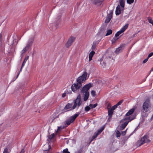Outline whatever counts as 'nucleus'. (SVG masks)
<instances>
[{
    "mask_svg": "<svg viewBox=\"0 0 153 153\" xmlns=\"http://www.w3.org/2000/svg\"><path fill=\"white\" fill-rule=\"evenodd\" d=\"M91 84L89 83L85 85L83 87L80 89V93L83 97V100L86 101L89 96L88 90L91 87Z\"/></svg>",
    "mask_w": 153,
    "mask_h": 153,
    "instance_id": "nucleus-1",
    "label": "nucleus"
},
{
    "mask_svg": "<svg viewBox=\"0 0 153 153\" xmlns=\"http://www.w3.org/2000/svg\"><path fill=\"white\" fill-rule=\"evenodd\" d=\"M134 118V117L129 116V117H125L121 121L120 123L123 122V123L121 126H118V128H119V130H122L124 129L128 125V123L132 120H133Z\"/></svg>",
    "mask_w": 153,
    "mask_h": 153,
    "instance_id": "nucleus-2",
    "label": "nucleus"
},
{
    "mask_svg": "<svg viewBox=\"0 0 153 153\" xmlns=\"http://www.w3.org/2000/svg\"><path fill=\"white\" fill-rule=\"evenodd\" d=\"M149 138V137L148 135H144L141 138L140 140H138L137 141L136 143L137 146H140L145 143H150L151 140Z\"/></svg>",
    "mask_w": 153,
    "mask_h": 153,
    "instance_id": "nucleus-3",
    "label": "nucleus"
},
{
    "mask_svg": "<svg viewBox=\"0 0 153 153\" xmlns=\"http://www.w3.org/2000/svg\"><path fill=\"white\" fill-rule=\"evenodd\" d=\"M82 103L80 94H79L78 95L76 99L75 100L74 104L71 109H74L77 107L78 108L81 105Z\"/></svg>",
    "mask_w": 153,
    "mask_h": 153,
    "instance_id": "nucleus-4",
    "label": "nucleus"
},
{
    "mask_svg": "<svg viewBox=\"0 0 153 153\" xmlns=\"http://www.w3.org/2000/svg\"><path fill=\"white\" fill-rule=\"evenodd\" d=\"M87 73L85 72L82 74L78 77L76 79V82L82 84V83L85 82L86 80V77L87 76Z\"/></svg>",
    "mask_w": 153,
    "mask_h": 153,
    "instance_id": "nucleus-5",
    "label": "nucleus"
},
{
    "mask_svg": "<svg viewBox=\"0 0 153 153\" xmlns=\"http://www.w3.org/2000/svg\"><path fill=\"white\" fill-rule=\"evenodd\" d=\"M82 85L81 84L77 82L74 83L71 86L72 91L75 93L79 91Z\"/></svg>",
    "mask_w": 153,
    "mask_h": 153,
    "instance_id": "nucleus-6",
    "label": "nucleus"
},
{
    "mask_svg": "<svg viewBox=\"0 0 153 153\" xmlns=\"http://www.w3.org/2000/svg\"><path fill=\"white\" fill-rule=\"evenodd\" d=\"M150 107L149 102L148 101H145L143 105V112L146 113L148 111L149 108Z\"/></svg>",
    "mask_w": 153,
    "mask_h": 153,
    "instance_id": "nucleus-7",
    "label": "nucleus"
},
{
    "mask_svg": "<svg viewBox=\"0 0 153 153\" xmlns=\"http://www.w3.org/2000/svg\"><path fill=\"white\" fill-rule=\"evenodd\" d=\"M79 114H76L74 116L71 117L70 119L67 120L65 122L67 126L69 125L71 123L73 122L75 119L78 116Z\"/></svg>",
    "mask_w": 153,
    "mask_h": 153,
    "instance_id": "nucleus-8",
    "label": "nucleus"
},
{
    "mask_svg": "<svg viewBox=\"0 0 153 153\" xmlns=\"http://www.w3.org/2000/svg\"><path fill=\"white\" fill-rule=\"evenodd\" d=\"M75 40V38L73 36H71L68 39L67 43L65 44V46L67 48H69L74 42Z\"/></svg>",
    "mask_w": 153,
    "mask_h": 153,
    "instance_id": "nucleus-9",
    "label": "nucleus"
},
{
    "mask_svg": "<svg viewBox=\"0 0 153 153\" xmlns=\"http://www.w3.org/2000/svg\"><path fill=\"white\" fill-rule=\"evenodd\" d=\"M128 24H126L119 31H118L115 34V36L117 37L122 33L123 32L128 28Z\"/></svg>",
    "mask_w": 153,
    "mask_h": 153,
    "instance_id": "nucleus-10",
    "label": "nucleus"
},
{
    "mask_svg": "<svg viewBox=\"0 0 153 153\" xmlns=\"http://www.w3.org/2000/svg\"><path fill=\"white\" fill-rule=\"evenodd\" d=\"M104 129V127H102V128H101L100 129H99L98 130L97 132L95 133L94 135L92 136V139L91 140L90 143H91L94 139L97 137L98 135L101 133V132L103 131Z\"/></svg>",
    "mask_w": 153,
    "mask_h": 153,
    "instance_id": "nucleus-11",
    "label": "nucleus"
},
{
    "mask_svg": "<svg viewBox=\"0 0 153 153\" xmlns=\"http://www.w3.org/2000/svg\"><path fill=\"white\" fill-rule=\"evenodd\" d=\"M113 11V10H111L109 13L107 15L105 20V23H108L110 21L112 17Z\"/></svg>",
    "mask_w": 153,
    "mask_h": 153,
    "instance_id": "nucleus-12",
    "label": "nucleus"
},
{
    "mask_svg": "<svg viewBox=\"0 0 153 153\" xmlns=\"http://www.w3.org/2000/svg\"><path fill=\"white\" fill-rule=\"evenodd\" d=\"M116 108L113 106L111 109H108V115L109 117L108 119H110L111 118L113 113L114 111Z\"/></svg>",
    "mask_w": 153,
    "mask_h": 153,
    "instance_id": "nucleus-13",
    "label": "nucleus"
},
{
    "mask_svg": "<svg viewBox=\"0 0 153 153\" xmlns=\"http://www.w3.org/2000/svg\"><path fill=\"white\" fill-rule=\"evenodd\" d=\"M93 4L97 6H100L104 0H91Z\"/></svg>",
    "mask_w": 153,
    "mask_h": 153,
    "instance_id": "nucleus-14",
    "label": "nucleus"
},
{
    "mask_svg": "<svg viewBox=\"0 0 153 153\" xmlns=\"http://www.w3.org/2000/svg\"><path fill=\"white\" fill-rule=\"evenodd\" d=\"M58 24H55L54 23H51L50 24V27H49L51 30L54 31L58 27Z\"/></svg>",
    "mask_w": 153,
    "mask_h": 153,
    "instance_id": "nucleus-15",
    "label": "nucleus"
},
{
    "mask_svg": "<svg viewBox=\"0 0 153 153\" xmlns=\"http://www.w3.org/2000/svg\"><path fill=\"white\" fill-rule=\"evenodd\" d=\"M123 45H121L120 47L116 49V50L115 51V52L117 54H119L123 50Z\"/></svg>",
    "mask_w": 153,
    "mask_h": 153,
    "instance_id": "nucleus-16",
    "label": "nucleus"
},
{
    "mask_svg": "<svg viewBox=\"0 0 153 153\" xmlns=\"http://www.w3.org/2000/svg\"><path fill=\"white\" fill-rule=\"evenodd\" d=\"M121 10L120 6L118 5L116 7L115 11L116 15H118L120 14Z\"/></svg>",
    "mask_w": 153,
    "mask_h": 153,
    "instance_id": "nucleus-17",
    "label": "nucleus"
},
{
    "mask_svg": "<svg viewBox=\"0 0 153 153\" xmlns=\"http://www.w3.org/2000/svg\"><path fill=\"white\" fill-rule=\"evenodd\" d=\"M30 46L27 44L26 46L21 51V54L23 55L29 48Z\"/></svg>",
    "mask_w": 153,
    "mask_h": 153,
    "instance_id": "nucleus-18",
    "label": "nucleus"
},
{
    "mask_svg": "<svg viewBox=\"0 0 153 153\" xmlns=\"http://www.w3.org/2000/svg\"><path fill=\"white\" fill-rule=\"evenodd\" d=\"M34 40V37H32L30 38L29 40L27 45H29V46H31L32 45L33 42Z\"/></svg>",
    "mask_w": 153,
    "mask_h": 153,
    "instance_id": "nucleus-19",
    "label": "nucleus"
},
{
    "mask_svg": "<svg viewBox=\"0 0 153 153\" xmlns=\"http://www.w3.org/2000/svg\"><path fill=\"white\" fill-rule=\"evenodd\" d=\"M95 53V52L93 51H92L89 53V61H91L92 60V58L94 55Z\"/></svg>",
    "mask_w": 153,
    "mask_h": 153,
    "instance_id": "nucleus-20",
    "label": "nucleus"
},
{
    "mask_svg": "<svg viewBox=\"0 0 153 153\" xmlns=\"http://www.w3.org/2000/svg\"><path fill=\"white\" fill-rule=\"evenodd\" d=\"M134 109L132 108L126 114V116H129L132 114L134 111Z\"/></svg>",
    "mask_w": 153,
    "mask_h": 153,
    "instance_id": "nucleus-21",
    "label": "nucleus"
},
{
    "mask_svg": "<svg viewBox=\"0 0 153 153\" xmlns=\"http://www.w3.org/2000/svg\"><path fill=\"white\" fill-rule=\"evenodd\" d=\"M47 147L48 148V149L46 150H44V153H48V152L49 150V149L51 148V146L49 144H47L46 145H45L44 146V147Z\"/></svg>",
    "mask_w": 153,
    "mask_h": 153,
    "instance_id": "nucleus-22",
    "label": "nucleus"
},
{
    "mask_svg": "<svg viewBox=\"0 0 153 153\" xmlns=\"http://www.w3.org/2000/svg\"><path fill=\"white\" fill-rule=\"evenodd\" d=\"M72 105L71 104L68 103L65 107V109H68L72 108Z\"/></svg>",
    "mask_w": 153,
    "mask_h": 153,
    "instance_id": "nucleus-23",
    "label": "nucleus"
},
{
    "mask_svg": "<svg viewBox=\"0 0 153 153\" xmlns=\"http://www.w3.org/2000/svg\"><path fill=\"white\" fill-rule=\"evenodd\" d=\"M125 2V0H120V6L123 8L124 7Z\"/></svg>",
    "mask_w": 153,
    "mask_h": 153,
    "instance_id": "nucleus-24",
    "label": "nucleus"
},
{
    "mask_svg": "<svg viewBox=\"0 0 153 153\" xmlns=\"http://www.w3.org/2000/svg\"><path fill=\"white\" fill-rule=\"evenodd\" d=\"M97 44H98L97 43V42H94L93 43V45L91 47L92 49L93 50H94L95 49L97 45Z\"/></svg>",
    "mask_w": 153,
    "mask_h": 153,
    "instance_id": "nucleus-25",
    "label": "nucleus"
},
{
    "mask_svg": "<svg viewBox=\"0 0 153 153\" xmlns=\"http://www.w3.org/2000/svg\"><path fill=\"white\" fill-rule=\"evenodd\" d=\"M112 30H108L107 31V33L105 34V36H108L112 34Z\"/></svg>",
    "mask_w": 153,
    "mask_h": 153,
    "instance_id": "nucleus-26",
    "label": "nucleus"
},
{
    "mask_svg": "<svg viewBox=\"0 0 153 153\" xmlns=\"http://www.w3.org/2000/svg\"><path fill=\"white\" fill-rule=\"evenodd\" d=\"M25 63L26 62H25L23 61V63H22V66H21V68H20V71H19V73L18 74V75H17V78L18 77L19 75L20 72L21 71H22V68L25 66Z\"/></svg>",
    "mask_w": 153,
    "mask_h": 153,
    "instance_id": "nucleus-27",
    "label": "nucleus"
},
{
    "mask_svg": "<svg viewBox=\"0 0 153 153\" xmlns=\"http://www.w3.org/2000/svg\"><path fill=\"white\" fill-rule=\"evenodd\" d=\"M25 63L26 62H25L23 61V63H22V66H21V68H20V71H19V73L18 74V75H17V78L18 77L19 75L20 72L21 71H22V68L25 66Z\"/></svg>",
    "mask_w": 153,
    "mask_h": 153,
    "instance_id": "nucleus-28",
    "label": "nucleus"
},
{
    "mask_svg": "<svg viewBox=\"0 0 153 153\" xmlns=\"http://www.w3.org/2000/svg\"><path fill=\"white\" fill-rule=\"evenodd\" d=\"M66 94H71V91L70 92H68V90H67L66 91V93H63L62 94V97H65L66 96Z\"/></svg>",
    "mask_w": 153,
    "mask_h": 153,
    "instance_id": "nucleus-29",
    "label": "nucleus"
},
{
    "mask_svg": "<svg viewBox=\"0 0 153 153\" xmlns=\"http://www.w3.org/2000/svg\"><path fill=\"white\" fill-rule=\"evenodd\" d=\"M121 135V134L120 132L118 130H117V131L116 132V135L117 137H120Z\"/></svg>",
    "mask_w": 153,
    "mask_h": 153,
    "instance_id": "nucleus-30",
    "label": "nucleus"
},
{
    "mask_svg": "<svg viewBox=\"0 0 153 153\" xmlns=\"http://www.w3.org/2000/svg\"><path fill=\"white\" fill-rule=\"evenodd\" d=\"M123 101L122 100L120 101L119 102L116 104L114 105V107L116 108L117 106L120 105L122 103Z\"/></svg>",
    "mask_w": 153,
    "mask_h": 153,
    "instance_id": "nucleus-31",
    "label": "nucleus"
},
{
    "mask_svg": "<svg viewBox=\"0 0 153 153\" xmlns=\"http://www.w3.org/2000/svg\"><path fill=\"white\" fill-rule=\"evenodd\" d=\"M117 37H115L113 38V39L111 41L112 43H114L116 41L117 39L119 38H117Z\"/></svg>",
    "mask_w": 153,
    "mask_h": 153,
    "instance_id": "nucleus-32",
    "label": "nucleus"
},
{
    "mask_svg": "<svg viewBox=\"0 0 153 153\" xmlns=\"http://www.w3.org/2000/svg\"><path fill=\"white\" fill-rule=\"evenodd\" d=\"M97 103H95L94 104H90L89 106L92 108H94L96 107L97 106Z\"/></svg>",
    "mask_w": 153,
    "mask_h": 153,
    "instance_id": "nucleus-33",
    "label": "nucleus"
},
{
    "mask_svg": "<svg viewBox=\"0 0 153 153\" xmlns=\"http://www.w3.org/2000/svg\"><path fill=\"white\" fill-rule=\"evenodd\" d=\"M54 135L55 134L54 133L52 134L51 135H50L48 136V138L50 140H51L53 137Z\"/></svg>",
    "mask_w": 153,
    "mask_h": 153,
    "instance_id": "nucleus-34",
    "label": "nucleus"
},
{
    "mask_svg": "<svg viewBox=\"0 0 153 153\" xmlns=\"http://www.w3.org/2000/svg\"><path fill=\"white\" fill-rule=\"evenodd\" d=\"M90 109L89 106H87L85 108V111L86 112L88 111Z\"/></svg>",
    "mask_w": 153,
    "mask_h": 153,
    "instance_id": "nucleus-35",
    "label": "nucleus"
},
{
    "mask_svg": "<svg viewBox=\"0 0 153 153\" xmlns=\"http://www.w3.org/2000/svg\"><path fill=\"white\" fill-rule=\"evenodd\" d=\"M96 92L92 90L91 91V95L93 97H94L95 95Z\"/></svg>",
    "mask_w": 153,
    "mask_h": 153,
    "instance_id": "nucleus-36",
    "label": "nucleus"
},
{
    "mask_svg": "<svg viewBox=\"0 0 153 153\" xmlns=\"http://www.w3.org/2000/svg\"><path fill=\"white\" fill-rule=\"evenodd\" d=\"M111 104L110 103H108L107 104V108L108 109H111Z\"/></svg>",
    "mask_w": 153,
    "mask_h": 153,
    "instance_id": "nucleus-37",
    "label": "nucleus"
},
{
    "mask_svg": "<svg viewBox=\"0 0 153 153\" xmlns=\"http://www.w3.org/2000/svg\"><path fill=\"white\" fill-rule=\"evenodd\" d=\"M63 153H70L68 151V149H66L63 150L62 151Z\"/></svg>",
    "mask_w": 153,
    "mask_h": 153,
    "instance_id": "nucleus-38",
    "label": "nucleus"
},
{
    "mask_svg": "<svg viewBox=\"0 0 153 153\" xmlns=\"http://www.w3.org/2000/svg\"><path fill=\"white\" fill-rule=\"evenodd\" d=\"M134 0H127V2L128 4H131L134 2Z\"/></svg>",
    "mask_w": 153,
    "mask_h": 153,
    "instance_id": "nucleus-39",
    "label": "nucleus"
},
{
    "mask_svg": "<svg viewBox=\"0 0 153 153\" xmlns=\"http://www.w3.org/2000/svg\"><path fill=\"white\" fill-rule=\"evenodd\" d=\"M64 128V127H62V126H59L58 127V129L56 131V132H57L58 131L60 130L61 129H62Z\"/></svg>",
    "mask_w": 153,
    "mask_h": 153,
    "instance_id": "nucleus-40",
    "label": "nucleus"
},
{
    "mask_svg": "<svg viewBox=\"0 0 153 153\" xmlns=\"http://www.w3.org/2000/svg\"><path fill=\"white\" fill-rule=\"evenodd\" d=\"M29 57V56H26L24 59L23 61H24L26 62L27 61Z\"/></svg>",
    "mask_w": 153,
    "mask_h": 153,
    "instance_id": "nucleus-41",
    "label": "nucleus"
},
{
    "mask_svg": "<svg viewBox=\"0 0 153 153\" xmlns=\"http://www.w3.org/2000/svg\"><path fill=\"white\" fill-rule=\"evenodd\" d=\"M127 129H126L125 131L122 132L121 134L122 136H124L126 134V132Z\"/></svg>",
    "mask_w": 153,
    "mask_h": 153,
    "instance_id": "nucleus-42",
    "label": "nucleus"
},
{
    "mask_svg": "<svg viewBox=\"0 0 153 153\" xmlns=\"http://www.w3.org/2000/svg\"><path fill=\"white\" fill-rule=\"evenodd\" d=\"M8 149L7 148H5L4 149L3 153H8Z\"/></svg>",
    "mask_w": 153,
    "mask_h": 153,
    "instance_id": "nucleus-43",
    "label": "nucleus"
},
{
    "mask_svg": "<svg viewBox=\"0 0 153 153\" xmlns=\"http://www.w3.org/2000/svg\"><path fill=\"white\" fill-rule=\"evenodd\" d=\"M153 55V52H151V53H150L148 56V57H147L149 59V58H150V57L152 56Z\"/></svg>",
    "mask_w": 153,
    "mask_h": 153,
    "instance_id": "nucleus-44",
    "label": "nucleus"
},
{
    "mask_svg": "<svg viewBox=\"0 0 153 153\" xmlns=\"http://www.w3.org/2000/svg\"><path fill=\"white\" fill-rule=\"evenodd\" d=\"M100 64L102 66L104 67L105 66L106 63L105 62H103L102 63H100Z\"/></svg>",
    "mask_w": 153,
    "mask_h": 153,
    "instance_id": "nucleus-45",
    "label": "nucleus"
},
{
    "mask_svg": "<svg viewBox=\"0 0 153 153\" xmlns=\"http://www.w3.org/2000/svg\"><path fill=\"white\" fill-rule=\"evenodd\" d=\"M105 30V29L104 27H102L100 29L101 31L104 32Z\"/></svg>",
    "mask_w": 153,
    "mask_h": 153,
    "instance_id": "nucleus-46",
    "label": "nucleus"
},
{
    "mask_svg": "<svg viewBox=\"0 0 153 153\" xmlns=\"http://www.w3.org/2000/svg\"><path fill=\"white\" fill-rule=\"evenodd\" d=\"M148 59H149L147 57L146 59L143 60V63H146Z\"/></svg>",
    "mask_w": 153,
    "mask_h": 153,
    "instance_id": "nucleus-47",
    "label": "nucleus"
},
{
    "mask_svg": "<svg viewBox=\"0 0 153 153\" xmlns=\"http://www.w3.org/2000/svg\"><path fill=\"white\" fill-rule=\"evenodd\" d=\"M25 152L24 149H22L19 153H24Z\"/></svg>",
    "mask_w": 153,
    "mask_h": 153,
    "instance_id": "nucleus-48",
    "label": "nucleus"
},
{
    "mask_svg": "<svg viewBox=\"0 0 153 153\" xmlns=\"http://www.w3.org/2000/svg\"><path fill=\"white\" fill-rule=\"evenodd\" d=\"M103 59V58H101L100 59L98 60V61H100V63H101V62L102 61Z\"/></svg>",
    "mask_w": 153,
    "mask_h": 153,
    "instance_id": "nucleus-49",
    "label": "nucleus"
},
{
    "mask_svg": "<svg viewBox=\"0 0 153 153\" xmlns=\"http://www.w3.org/2000/svg\"><path fill=\"white\" fill-rule=\"evenodd\" d=\"M153 71V68H152L150 71V72Z\"/></svg>",
    "mask_w": 153,
    "mask_h": 153,
    "instance_id": "nucleus-50",
    "label": "nucleus"
},
{
    "mask_svg": "<svg viewBox=\"0 0 153 153\" xmlns=\"http://www.w3.org/2000/svg\"><path fill=\"white\" fill-rule=\"evenodd\" d=\"M136 35V34H134V35H133V36H135V35Z\"/></svg>",
    "mask_w": 153,
    "mask_h": 153,
    "instance_id": "nucleus-51",
    "label": "nucleus"
},
{
    "mask_svg": "<svg viewBox=\"0 0 153 153\" xmlns=\"http://www.w3.org/2000/svg\"><path fill=\"white\" fill-rule=\"evenodd\" d=\"M152 98H153V95H152Z\"/></svg>",
    "mask_w": 153,
    "mask_h": 153,
    "instance_id": "nucleus-52",
    "label": "nucleus"
},
{
    "mask_svg": "<svg viewBox=\"0 0 153 153\" xmlns=\"http://www.w3.org/2000/svg\"><path fill=\"white\" fill-rule=\"evenodd\" d=\"M126 0L127 1V0Z\"/></svg>",
    "mask_w": 153,
    "mask_h": 153,
    "instance_id": "nucleus-53",
    "label": "nucleus"
}]
</instances>
